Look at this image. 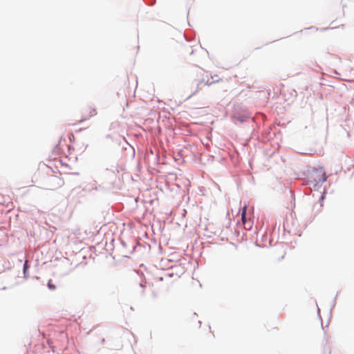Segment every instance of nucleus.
<instances>
[{
	"label": "nucleus",
	"instance_id": "20e7f679",
	"mask_svg": "<svg viewBox=\"0 0 354 354\" xmlns=\"http://www.w3.org/2000/svg\"><path fill=\"white\" fill-rule=\"evenodd\" d=\"M320 180L322 181V182H324V181L326 180V177L325 176V174H323V177H322V178Z\"/></svg>",
	"mask_w": 354,
	"mask_h": 354
},
{
	"label": "nucleus",
	"instance_id": "7ed1b4c3",
	"mask_svg": "<svg viewBox=\"0 0 354 354\" xmlns=\"http://www.w3.org/2000/svg\"><path fill=\"white\" fill-rule=\"evenodd\" d=\"M47 286L48 288L52 290H54L56 288V286L54 284H53L51 279L48 281Z\"/></svg>",
	"mask_w": 354,
	"mask_h": 354
},
{
	"label": "nucleus",
	"instance_id": "f03ea898",
	"mask_svg": "<svg viewBox=\"0 0 354 354\" xmlns=\"http://www.w3.org/2000/svg\"><path fill=\"white\" fill-rule=\"evenodd\" d=\"M247 205H244L241 210V221L243 225H244L245 229L250 230L252 228V223L250 221H247L246 218V211H247Z\"/></svg>",
	"mask_w": 354,
	"mask_h": 354
},
{
	"label": "nucleus",
	"instance_id": "f257e3e1",
	"mask_svg": "<svg viewBox=\"0 0 354 354\" xmlns=\"http://www.w3.org/2000/svg\"><path fill=\"white\" fill-rule=\"evenodd\" d=\"M97 115V110L93 106H86L82 110V115L78 120L79 123L83 122Z\"/></svg>",
	"mask_w": 354,
	"mask_h": 354
},
{
	"label": "nucleus",
	"instance_id": "39448f33",
	"mask_svg": "<svg viewBox=\"0 0 354 354\" xmlns=\"http://www.w3.org/2000/svg\"><path fill=\"white\" fill-rule=\"evenodd\" d=\"M27 263H28V261H26L25 264H24V269L26 270V268H27Z\"/></svg>",
	"mask_w": 354,
	"mask_h": 354
}]
</instances>
